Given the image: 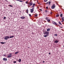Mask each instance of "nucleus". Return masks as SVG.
Wrapping results in <instances>:
<instances>
[{"instance_id":"f257e3e1","label":"nucleus","mask_w":64,"mask_h":64,"mask_svg":"<svg viewBox=\"0 0 64 64\" xmlns=\"http://www.w3.org/2000/svg\"><path fill=\"white\" fill-rule=\"evenodd\" d=\"M55 8V4H53L52 5L51 8L52 9H54Z\"/></svg>"},{"instance_id":"f03ea898","label":"nucleus","mask_w":64,"mask_h":64,"mask_svg":"<svg viewBox=\"0 0 64 64\" xmlns=\"http://www.w3.org/2000/svg\"><path fill=\"white\" fill-rule=\"evenodd\" d=\"M9 38H9V36H5L4 39L5 40H8V38L9 39Z\"/></svg>"},{"instance_id":"7ed1b4c3","label":"nucleus","mask_w":64,"mask_h":64,"mask_svg":"<svg viewBox=\"0 0 64 64\" xmlns=\"http://www.w3.org/2000/svg\"><path fill=\"white\" fill-rule=\"evenodd\" d=\"M49 33V32H48L47 31H46L44 32V35H45V34H46V35H47L48 36Z\"/></svg>"},{"instance_id":"20e7f679","label":"nucleus","mask_w":64,"mask_h":64,"mask_svg":"<svg viewBox=\"0 0 64 64\" xmlns=\"http://www.w3.org/2000/svg\"><path fill=\"white\" fill-rule=\"evenodd\" d=\"M34 8H33L31 9L30 11L31 13H33V11H34Z\"/></svg>"},{"instance_id":"39448f33","label":"nucleus","mask_w":64,"mask_h":64,"mask_svg":"<svg viewBox=\"0 0 64 64\" xmlns=\"http://www.w3.org/2000/svg\"><path fill=\"white\" fill-rule=\"evenodd\" d=\"M52 23L54 25H58V24H57L56 23V22H53Z\"/></svg>"},{"instance_id":"423d86ee","label":"nucleus","mask_w":64,"mask_h":64,"mask_svg":"<svg viewBox=\"0 0 64 64\" xmlns=\"http://www.w3.org/2000/svg\"><path fill=\"white\" fill-rule=\"evenodd\" d=\"M3 60L4 61H7V59L6 58H3Z\"/></svg>"},{"instance_id":"0eeeda50","label":"nucleus","mask_w":64,"mask_h":64,"mask_svg":"<svg viewBox=\"0 0 64 64\" xmlns=\"http://www.w3.org/2000/svg\"><path fill=\"white\" fill-rule=\"evenodd\" d=\"M29 5H30V6H32L33 5V3L32 2H30L29 4Z\"/></svg>"},{"instance_id":"6e6552de","label":"nucleus","mask_w":64,"mask_h":64,"mask_svg":"<svg viewBox=\"0 0 64 64\" xmlns=\"http://www.w3.org/2000/svg\"><path fill=\"white\" fill-rule=\"evenodd\" d=\"M20 18L22 19H25V17L24 16H22L20 17Z\"/></svg>"},{"instance_id":"1a4fd4ad","label":"nucleus","mask_w":64,"mask_h":64,"mask_svg":"<svg viewBox=\"0 0 64 64\" xmlns=\"http://www.w3.org/2000/svg\"><path fill=\"white\" fill-rule=\"evenodd\" d=\"M8 58H11L12 57V55H9L8 56Z\"/></svg>"},{"instance_id":"9d476101","label":"nucleus","mask_w":64,"mask_h":64,"mask_svg":"<svg viewBox=\"0 0 64 64\" xmlns=\"http://www.w3.org/2000/svg\"><path fill=\"white\" fill-rule=\"evenodd\" d=\"M26 12L27 13H28V8L27 9L26 11Z\"/></svg>"},{"instance_id":"9b49d317","label":"nucleus","mask_w":64,"mask_h":64,"mask_svg":"<svg viewBox=\"0 0 64 64\" xmlns=\"http://www.w3.org/2000/svg\"><path fill=\"white\" fill-rule=\"evenodd\" d=\"M59 42L57 40H56L54 42V43H58V42Z\"/></svg>"},{"instance_id":"f8f14e48","label":"nucleus","mask_w":64,"mask_h":64,"mask_svg":"<svg viewBox=\"0 0 64 64\" xmlns=\"http://www.w3.org/2000/svg\"><path fill=\"white\" fill-rule=\"evenodd\" d=\"M47 21L48 23H50V20H48Z\"/></svg>"},{"instance_id":"ddd939ff","label":"nucleus","mask_w":64,"mask_h":64,"mask_svg":"<svg viewBox=\"0 0 64 64\" xmlns=\"http://www.w3.org/2000/svg\"><path fill=\"white\" fill-rule=\"evenodd\" d=\"M48 3L49 5H50L51 4V2L50 1V2H48Z\"/></svg>"},{"instance_id":"4468645a","label":"nucleus","mask_w":64,"mask_h":64,"mask_svg":"<svg viewBox=\"0 0 64 64\" xmlns=\"http://www.w3.org/2000/svg\"><path fill=\"white\" fill-rule=\"evenodd\" d=\"M58 23H59V24H60V25H62V24H61V22H60V21L58 22Z\"/></svg>"},{"instance_id":"2eb2a0df","label":"nucleus","mask_w":64,"mask_h":64,"mask_svg":"<svg viewBox=\"0 0 64 64\" xmlns=\"http://www.w3.org/2000/svg\"><path fill=\"white\" fill-rule=\"evenodd\" d=\"M18 62H21V59H20L18 60Z\"/></svg>"},{"instance_id":"dca6fc26","label":"nucleus","mask_w":64,"mask_h":64,"mask_svg":"<svg viewBox=\"0 0 64 64\" xmlns=\"http://www.w3.org/2000/svg\"><path fill=\"white\" fill-rule=\"evenodd\" d=\"M50 30V28H48L47 29V31H49Z\"/></svg>"},{"instance_id":"f3484780","label":"nucleus","mask_w":64,"mask_h":64,"mask_svg":"<svg viewBox=\"0 0 64 64\" xmlns=\"http://www.w3.org/2000/svg\"><path fill=\"white\" fill-rule=\"evenodd\" d=\"M18 53H19V52L17 51L15 52V54H18Z\"/></svg>"},{"instance_id":"a211bd4d","label":"nucleus","mask_w":64,"mask_h":64,"mask_svg":"<svg viewBox=\"0 0 64 64\" xmlns=\"http://www.w3.org/2000/svg\"><path fill=\"white\" fill-rule=\"evenodd\" d=\"M47 36H48L47 35L44 36V37H47Z\"/></svg>"},{"instance_id":"6ab92c4d","label":"nucleus","mask_w":64,"mask_h":64,"mask_svg":"<svg viewBox=\"0 0 64 64\" xmlns=\"http://www.w3.org/2000/svg\"><path fill=\"white\" fill-rule=\"evenodd\" d=\"M46 20H48V19H49V18L47 17H46Z\"/></svg>"},{"instance_id":"aec40b11","label":"nucleus","mask_w":64,"mask_h":64,"mask_svg":"<svg viewBox=\"0 0 64 64\" xmlns=\"http://www.w3.org/2000/svg\"><path fill=\"white\" fill-rule=\"evenodd\" d=\"M62 16H63V14H61L60 15V17H62Z\"/></svg>"},{"instance_id":"412c9836","label":"nucleus","mask_w":64,"mask_h":64,"mask_svg":"<svg viewBox=\"0 0 64 64\" xmlns=\"http://www.w3.org/2000/svg\"><path fill=\"white\" fill-rule=\"evenodd\" d=\"M14 37V36H10V38H13V37Z\"/></svg>"},{"instance_id":"4be33fe9","label":"nucleus","mask_w":64,"mask_h":64,"mask_svg":"<svg viewBox=\"0 0 64 64\" xmlns=\"http://www.w3.org/2000/svg\"><path fill=\"white\" fill-rule=\"evenodd\" d=\"M59 14H58L56 15V17H59Z\"/></svg>"},{"instance_id":"5701e85b","label":"nucleus","mask_w":64,"mask_h":64,"mask_svg":"<svg viewBox=\"0 0 64 64\" xmlns=\"http://www.w3.org/2000/svg\"><path fill=\"white\" fill-rule=\"evenodd\" d=\"M62 20H64V17H62Z\"/></svg>"},{"instance_id":"b1692460","label":"nucleus","mask_w":64,"mask_h":64,"mask_svg":"<svg viewBox=\"0 0 64 64\" xmlns=\"http://www.w3.org/2000/svg\"><path fill=\"white\" fill-rule=\"evenodd\" d=\"M47 1H48V0H44V2H47Z\"/></svg>"},{"instance_id":"393cba45","label":"nucleus","mask_w":64,"mask_h":64,"mask_svg":"<svg viewBox=\"0 0 64 64\" xmlns=\"http://www.w3.org/2000/svg\"><path fill=\"white\" fill-rule=\"evenodd\" d=\"M54 36H57V34H54Z\"/></svg>"},{"instance_id":"a878e982","label":"nucleus","mask_w":64,"mask_h":64,"mask_svg":"<svg viewBox=\"0 0 64 64\" xmlns=\"http://www.w3.org/2000/svg\"><path fill=\"white\" fill-rule=\"evenodd\" d=\"M0 43L2 44H4V42H1Z\"/></svg>"},{"instance_id":"bb28decb","label":"nucleus","mask_w":64,"mask_h":64,"mask_svg":"<svg viewBox=\"0 0 64 64\" xmlns=\"http://www.w3.org/2000/svg\"><path fill=\"white\" fill-rule=\"evenodd\" d=\"M34 16H35V17H37V16H38V14H36V15H34Z\"/></svg>"},{"instance_id":"cd10ccee","label":"nucleus","mask_w":64,"mask_h":64,"mask_svg":"<svg viewBox=\"0 0 64 64\" xmlns=\"http://www.w3.org/2000/svg\"><path fill=\"white\" fill-rule=\"evenodd\" d=\"M13 62L14 63H16V61H14Z\"/></svg>"},{"instance_id":"c85d7f7f","label":"nucleus","mask_w":64,"mask_h":64,"mask_svg":"<svg viewBox=\"0 0 64 64\" xmlns=\"http://www.w3.org/2000/svg\"><path fill=\"white\" fill-rule=\"evenodd\" d=\"M20 2H23V0H19Z\"/></svg>"},{"instance_id":"c756f323","label":"nucleus","mask_w":64,"mask_h":64,"mask_svg":"<svg viewBox=\"0 0 64 64\" xmlns=\"http://www.w3.org/2000/svg\"><path fill=\"white\" fill-rule=\"evenodd\" d=\"M46 8L47 9H48V6H47Z\"/></svg>"},{"instance_id":"7c9ffc66","label":"nucleus","mask_w":64,"mask_h":64,"mask_svg":"<svg viewBox=\"0 0 64 64\" xmlns=\"http://www.w3.org/2000/svg\"><path fill=\"white\" fill-rule=\"evenodd\" d=\"M6 55H6V54H4L3 55V56H6Z\"/></svg>"},{"instance_id":"2f4dec72","label":"nucleus","mask_w":64,"mask_h":64,"mask_svg":"<svg viewBox=\"0 0 64 64\" xmlns=\"http://www.w3.org/2000/svg\"><path fill=\"white\" fill-rule=\"evenodd\" d=\"M29 16H30V17H31V14H29Z\"/></svg>"},{"instance_id":"473e14b6","label":"nucleus","mask_w":64,"mask_h":64,"mask_svg":"<svg viewBox=\"0 0 64 64\" xmlns=\"http://www.w3.org/2000/svg\"><path fill=\"white\" fill-rule=\"evenodd\" d=\"M28 1H26V4H28L27 3H28Z\"/></svg>"},{"instance_id":"72a5a7b5","label":"nucleus","mask_w":64,"mask_h":64,"mask_svg":"<svg viewBox=\"0 0 64 64\" xmlns=\"http://www.w3.org/2000/svg\"><path fill=\"white\" fill-rule=\"evenodd\" d=\"M12 55V54L10 53V54H8L7 55Z\"/></svg>"},{"instance_id":"f704fd0d","label":"nucleus","mask_w":64,"mask_h":64,"mask_svg":"<svg viewBox=\"0 0 64 64\" xmlns=\"http://www.w3.org/2000/svg\"><path fill=\"white\" fill-rule=\"evenodd\" d=\"M32 8H34V6L33 5L32 6Z\"/></svg>"},{"instance_id":"c9c22d12","label":"nucleus","mask_w":64,"mask_h":64,"mask_svg":"<svg viewBox=\"0 0 64 64\" xmlns=\"http://www.w3.org/2000/svg\"><path fill=\"white\" fill-rule=\"evenodd\" d=\"M45 12H46V13L47 12H48V11L47 10H46L45 11Z\"/></svg>"},{"instance_id":"e433bc0d","label":"nucleus","mask_w":64,"mask_h":64,"mask_svg":"<svg viewBox=\"0 0 64 64\" xmlns=\"http://www.w3.org/2000/svg\"><path fill=\"white\" fill-rule=\"evenodd\" d=\"M61 22H64V20H62V21H61Z\"/></svg>"},{"instance_id":"4c0bfd02","label":"nucleus","mask_w":64,"mask_h":64,"mask_svg":"<svg viewBox=\"0 0 64 64\" xmlns=\"http://www.w3.org/2000/svg\"><path fill=\"white\" fill-rule=\"evenodd\" d=\"M6 17H4V19H6Z\"/></svg>"},{"instance_id":"58836bf2","label":"nucleus","mask_w":64,"mask_h":64,"mask_svg":"<svg viewBox=\"0 0 64 64\" xmlns=\"http://www.w3.org/2000/svg\"><path fill=\"white\" fill-rule=\"evenodd\" d=\"M10 7H12V6L11 5H10Z\"/></svg>"},{"instance_id":"ea45409f","label":"nucleus","mask_w":64,"mask_h":64,"mask_svg":"<svg viewBox=\"0 0 64 64\" xmlns=\"http://www.w3.org/2000/svg\"><path fill=\"white\" fill-rule=\"evenodd\" d=\"M35 5V4H33V5L34 6V5Z\"/></svg>"},{"instance_id":"a19ab883","label":"nucleus","mask_w":64,"mask_h":64,"mask_svg":"<svg viewBox=\"0 0 64 64\" xmlns=\"http://www.w3.org/2000/svg\"><path fill=\"white\" fill-rule=\"evenodd\" d=\"M5 0L6 1V2H8V1H7V0Z\"/></svg>"},{"instance_id":"79ce46f5","label":"nucleus","mask_w":64,"mask_h":64,"mask_svg":"<svg viewBox=\"0 0 64 64\" xmlns=\"http://www.w3.org/2000/svg\"><path fill=\"white\" fill-rule=\"evenodd\" d=\"M50 55L51 54V53H48Z\"/></svg>"},{"instance_id":"37998d69","label":"nucleus","mask_w":64,"mask_h":64,"mask_svg":"<svg viewBox=\"0 0 64 64\" xmlns=\"http://www.w3.org/2000/svg\"><path fill=\"white\" fill-rule=\"evenodd\" d=\"M16 1H19V0H16Z\"/></svg>"},{"instance_id":"c03bdc74","label":"nucleus","mask_w":64,"mask_h":64,"mask_svg":"<svg viewBox=\"0 0 64 64\" xmlns=\"http://www.w3.org/2000/svg\"><path fill=\"white\" fill-rule=\"evenodd\" d=\"M48 2H47L46 4H48Z\"/></svg>"},{"instance_id":"a18cd8bd","label":"nucleus","mask_w":64,"mask_h":64,"mask_svg":"<svg viewBox=\"0 0 64 64\" xmlns=\"http://www.w3.org/2000/svg\"><path fill=\"white\" fill-rule=\"evenodd\" d=\"M43 62H44V63H45V61H43Z\"/></svg>"},{"instance_id":"49530a36","label":"nucleus","mask_w":64,"mask_h":64,"mask_svg":"<svg viewBox=\"0 0 64 64\" xmlns=\"http://www.w3.org/2000/svg\"><path fill=\"white\" fill-rule=\"evenodd\" d=\"M6 43V42H4V44H5Z\"/></svg>"},{"instance_id":"de8ad7c7","label":"nucleus","mask_w":64,"mask_h":64,"mask_svg":"<svg viewBox=\"0 0 64 64\" xmlns=\"http://www.w3.org/2000/svg\"><path fill=\"white\" fill-rule=\"evenodd\" d=\"M40 11H42V10H41V9H40Z\"/></svg>"},{"instance_id":"09e8293b","label":"nucleus","mask_w":64,"mask_h":64,"mask_svg":"<svg viewBox=\"0 0 64 64\" xmlns=\"http://www.w3.org/2000/svg\"><path fill=\"white\" fill-rule=\"evenodd\" d=\"M63 46V47H64V46Z\"/></svg>"},{"instance_id":"8fccbe9b","label":"nucleus","mask_w":64,"mask_h":64,"mask_svg":"<svg viewBox=\"0 0 64 64\" xmlns=\"http://www.w3.org/2000/svg\"><path fill=\"white\" fill-rule=\"evenodd\" d=\"M27 1H28V0H26Z\"/></svg>"},{"instance_id":"3c124183","label":"nucleus","mask_w":64,"mask_h":64,"mask_svg":"<svg viewBox=\"0 0 64 64\" xmlns=\"http://www.w3.org/2000/svg\"><path fill=\"white\" fill-rule=\"evenodd\" d=\"M50 14H51V13Z\"/></svg>"}]
</instances>
